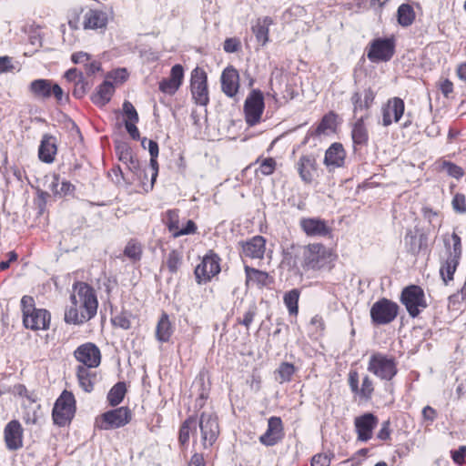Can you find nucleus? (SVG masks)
<instances>
[{
  "mask_svg": "<svg viewBox=\"0 0 466 466\" xmlns=\"http://www.w3.org/2000/svg\"><path fill=\"white\" fill-rule=\"evenodd\" d=\"M198 420L194 417L187 419L179 429L178 441L182 445L188 442L190 434L197 431Z\"/></svg>",
  "mask_w": 466,
  "mask_h": 466,
  "instance_id": "nucleus-38",
  "label": "nucleus"
},
{
  "mask_svg": "<svg viewBox=\"0 0 466 466\" xmlns=\"http://www.w3.org/2000/svg\"><path fill=\"white\" fill-rule=\"evenodd\" d=\"M264 107L262 92L258 89L252 90L244 104L246 122L248 126H255L260 121Z\"/></svg>",
  "mask_w": 466,
  "mask_h": 466,
  "instance_id": "nucleus-9",
  "label": "nucleus"
},
{
  "mask_svg": "<svg viewBox=\"0 0 466 466\" xmlns=\"http://www.w3.org/2000/svg\"><path fill=\"white\" fill-rule=\"evenodd\" d=\"M390 420H385L381 424V428L377 434L378 439H380L381 441H386V440L390 439Z\"/></svg>",
  "mask_w": 466,
  "mask_h": 466,
  "instance_id": "nucleus-64",
  "label": "nucleus"
},
{
  "mask_svg": "<svg viewBox=\"0 0 466 466\" xmlns=\"http://www.w3.org/2000/svg\"><path fill=\"white\" fill-rule=\"evenodd\" d=\"M296 371V368L289 362H282L276 370V380L280 383L289 382Z\"/></svg>",
  "mask_w": 466,
  "mask_h": 466,
  "instance_id": "nucleus-43",
  "label": "nucleus"
},
{
  "mask_svg": "<svg viewBox=\"0 0 466 466\" xmlns=\"http://www.w3.org/2000/svg\"><path fill=\"white\" fill-rule=\"evenodd\" d=\"M272 24V19L268 16L258 18L251 29L256 36L257 41L265 46L268 42L269 25Z\"/></svg>",
  "mask_w": 466,
  "mask_h": 466,
  "instance_id": "nucleus-32",
  "label": "nucleus"
},
{
  "mask_svg": "<svg viewBox=\"0 0 466 466\" xmlns=\"http://www.w3.org/2000/svg\"><path fill=\"white\" fill-rule=\"evenodd\" d=\"M368 117V114L361 116L353 125L351 137L354 147L364 146L368 143L369 134L364 123Z\"/></svg>",
  "mask_w": 466,
  "mask_h": 466,
  "instance_id": "nucleus-30",
  "label": "nucleus"
},
{
  "mask_svg": "<svg viewBox=\"0 0 466 466\" xmlns=\"http://www.w3.org/2000/svg\"><path fill=\"white\" fill-rule=\"evenodd\" d=\"M375 96L376 94L370 87L355 91L350 97L354 115L368 111L372 106Z\"/></svg>",
  "mask_w": 466,
  "mask_h": 466,
  "instance_id": "nucleus-21",
  "label": "nucleus"
},
{
  "mask_svg": "<svg viewBox=\"0 0 466 466\" xmlns=\"http://www.w3.org/2000/svg\"><path fill=\"white\" fill-rule=\"evenodd\" d=\"M107 25V15L100 10L90 9L84 15L85 29H102Z\"/></svg>",
  "mask_w": 466,
  "mask_h": 466,
  "instance_id": "nucleus-29",
  "label": "nucleus"
},
{
  "mask_svg": "<svg viewBox=\"0 0 466 466\" xmlns=\"http://www.w3.org/2000/svg\"><path fill=\"white\" fill-rule=\"evenodd\" d=\"M405 111L404 101L400 97L390 98L381 107L382 126L389 127L398 123Z\"/></svg>",
  "mask_w": 466,
  "mask_h": 466,
  "instance_id": "nucleus-14",
  "label": "nucleus"
},
{
  "mask_svg": "<svg viewBox=\"0 0 466 466\" xmlns=\"http://www.w3.org/2000/svg\"><path fill=\"white\" fill-rule=\"evenodd\" d=\"M127 392L125 382L115 384L107 394V400L111 406H117L124 399Z\"/></svg>",
  "mask_w": 466,
  "mask_h": 466,
  "instance_id": "nucleus-41",
  "label": "nucleus"
},
{
  "mask_svg": "<svg viewBox=\"0 0 466 466\" xmlns=\"http://www.w3.org/2000/svg\"><path fill=\"white\" fill-rule=\"evenodd\" d=\"M74 356L77 361L82 363L81 366L86 367L87 369L97 367L101 361L99 349L91 342H86L77 347L74 351Z\"/></svg>",
  "mask_w": 466,
  "mask_h": 466,
  "instance_id": "nucleus-13",
  "label": "nucleus"
},
{
  "mask_svg": "<svg viewBox=\"0 0 466 466\" xmlns=\"http://www.w3.org/2000/svg\"><path fill=\"white\" fill-rule=\"evenodd\" d=\"M165 224L174 238L194 234L197 230V226L191 219L187 221L185 227H180L178 210L177 209H170L167 211Z\"/></svg>",
  "mask_w": 466,
  "mask_h": 466,
  "instance_id": "nucleus-15",
  "label": "nucleus"
},
{
  "mask_svg": "<svg viewBox=\"0 0 466 466\" xmlns=\"http://www.w3.org/2000/svg\"><path fill=\"white\" fill-rule=\"evenodd\" d=\"M441 169L446 172L449 176L457 179L463 176L462 168L449 161H443L441 163Z\"/></svg>",
  "mask_w": 466,
  "mask_h": 466,
  "instance_id": "nucleus-48",
  "label": "nucleus"
},
{
  "mask_svg": "<svg viewBox=\"0 0 466 466\" xmlns=\"http://www.w3.org/2000/svg\"><path fill=\"white\" fill-rule=\"evenodd\" d=\"M198 425L200 429L202 445L205 449L212 446L219 434L218 418L213 412L203 411Z\"/></svg>",
  "mask_w": 466,
  "mask_h": 466,
  "instance_id": "nucleus-8",
  "label": "nucleus"
},
{
  "mask_svg": "<svg viewBox=\"0 0 466 466\" xmlns=\"http://www.w3.org/2000/svg\"><path fill=\"white\" fill-rule=\"evenodd\" d=\"M346 152L340 143H333L325 152L324 164L329 171L344 165Z\"/></svg>",
  "mask_w": 466,
  "mask_h": 466,
  "instance_id": "nucleus-25",
  "label": "nucleus"
},
{
  "mask_svg": "<svg viewBox=\"0 0 466 466\" xmlns=\"http://www.w3.org/2000/svg\"><path fill=\"white\" fill-rule=\"evenodd\" d=\"M142 250V245L137 240L130 239L124 248V255L136 262L141 259Z\"/></svg>",
  "mask_w": 466,
  "mask_h": 466,
  "instance_id": "nucleus-42",
  "label": "nucleus"
},
{
  "mask_svg": "<svg viewBox=\"0 0 466 466\" xmlns=\"http://www.w3.org/2000/svg\"><path fill=\"white\" fill-rule=\"evenodd\" d=\"M132 418L127 407L108 410L96 419V427L99 430H113L127 425Z\"/></svg>",
  "mask_w": 466,
  "mask_h": 466,
  "instance_id": "nucleus-5",
  "label": "nucleus"
},
{
  "mask_svg": "<svg viewBox=\"0 0 466 466\" xmlns=\"http://www.w3.org/2000/svg\"><path fill=\"white\" fill-rule=\"evenodd\" d=\"M398 22L402 26L410 25L415 19L413 8L408 4H402L397 11Z\"/></svg>",
  "mask_w": 466,
  "mask_h": 466,
  "instance_id": "nucleus-40",
  "label": "nucleus"
},
{
  "mask_svg": "<svg viewBox=\"0 0 466 466\" xmlns=\"http://www.w3.org/2000/svg\"><path fill=\"white\" fill-rule=\"evenodd\" d=\"M379 420L373 413L367 412L354 419L355 431L358 440L368 441L372 438V431L377 427Z\"/></svg>",
  "mask_w": 466,
  "mask_h": 466,
  "instance_id": "nucleus-16",
  "label": "nucleus"
},
{
  "mask_svg": "<svg viewBox=\"0 0 466 466\" xmlns=\"http://www.w3.org/2000/svg\"><path fill=\"white\" fill-rule=\"evenodd\" d=\"M72 306L66 309L65 321L79 325L91 319L97 310L94 289L86 283H79L76 295L71 296Z\"/></svg>",
  "mask_w": 466,
  "mask_h": 466,
  "instance_id": "nucleus-1",
  "label": "nucleus"
},
{
  "mask_svg": "<svg viewBox=\"0 0 466 466\" xmlns=\"http://www.w3.org/2000/svg\"><path fill=\"white\" fill-rule=\"evenodd\" d=\"M117 151L119 155V160L125 165L135 157L131 148L127 145L117 147Z\"/></svg>",
  "mask_w": 466,
  "mask_h": 466,
  "instance_id": "nucleus-55",
  "label": "nucleus"
},
{
  "mask_svg": "<svg viewBox=\"0 0 466 466\" xmlns=\"http://www.w3.org/2000/svg\"><path fill=\"white\" fill-rule=\"evenodd\" d=\"M222 91L229 97H233L238 91L239 75L233 66H228L221 75Z\"/></svg>",
  "mask_w": 466,
  "mask_h": 466,
  "instance_id": "nucleus-24",
  "label": "nucleus"
},
{
  "mask_svg": "<svg viewBox=\"0 0 466 466\" xmlns=\"http://www.w3.org/2000/svg\"><path fill=\"white\" fill-rule=\"evenodd\" d=\"M52 82L47 79H36L29 86L30 92L37 98L46 99L51 96Z\"/></svg>",
  "mask_w": 466,
  "mask_h": 466,
  "instance_id": "nucleus-35",
  "label": "nucleus"
},
{
  "mask_svg": "<svg viewBox=\"0 0 466 466\" xmlns=\"http://www.w3.org/2000/svg\"><path fill=\"white\" fill-rule=\"evenodd\" d=\"M182 262V256L177 250L169 252L167 259V266L170 272L175 273L177 271Z\"/></svg>",
  "mask_w": 466,
  "mask_h": 466,
  "instance_id": "nucleus-47",
  "label": "nucleus"
},
{
  "mask_svg": "<svg viewBox=\"0 0 466 466\" xmlns=\"http://www.w3.org/2000/svg\"><path fill=\"white\" fill-rule=\"evenodd\" d=\"M65 77L67 81L75 83L84 79L82 72L78 71L76 68H71L67 70L65 74Z\"/></svg>",
  "mask_w": 466,
  "mask_h": 466,
  "instance_id": "nucleus-61",
  "label": "nucleus"
},
{
  "mask_svg": "<svg viewBox=\"0 0 466 466\" xmlns=\"http://www.w3.org/2000/svg\"><path fill=\"white\" fill-rule=\"evenodd\" d=\"M112 322L115 326L120 327L124 329H128L131 326V321L129 319V317L126 313H121L117 316H116Z\"/></svg>",
  "mask_w": 466,
  "mask_h": 466,
  "instance_id": "nucleus-56",
  "label": "nucleus"
},
{
  "mask_svg": "<svg viewBox=\"0 0 466 466\" xmlns=\"http://www.w3.org/2000/svg\"><path fill=\"white\" fill-rule=\"evenodd\" d=\"M283 424L279 417H270L268 420V429L259 437V441L266 446H273L282 440Z\"/></svg>",
  "mask_w": 466,
  "mask_h": 466,
  "instance_id": "nucleus-20",
  "label": "nucleus"
},
{
  "mask_svg": "<svg viewBox=\"0 0 466 466\" xmlns=\"http://www.w3.org/2000/svg\"><path fill=\"white\" fill-rule=\"evenodd\" d=\"M59 186V177L57 175H54L53 181L50 184V188L52 191L56 194H64L66 195L68 193H71L75 187L68 181L63 180L61 182V187L58 188Z\"/></svg>",
  "mask_w": 466,
  "mask_h": 466,
  "instance_id": "nucleus-45",
  "label": "nucleus"
},
{
  "mask_svg": "<svg viewBox=\"0 0 466 466\" xmlns=\"http://www.w3.org/2000/svg\"><path fill=\"white\" fill-rule=\"evenodd\" d=\"M400 301L412 318L417 317L428 306L423 289L416 285H410L402 290Z\"/></svg>",
  "mask_w": 466,
  "mask_h": 466,
  "instance_id": "nucleus-6",
  "label": "nucleus"
},
{
  "mask_svg": "<svg viewBox=\"0 0 466 466\" xmlns=\"http://www.w3.org/2000/svg\"><path fill=\"white\" fill-rule=\"evenodd\" d=\"M298 172L300 178L305 183H311L317 172V161L312 155H303L299 157L298 164Z\"/></svg>",
  "mask_w": 466,
  "mask_h": 466,
  "instance_id": "nucleus-26",
  "label": "nucleus"
},
{
  "mask_svg": "<svg viewBox=\"0 0 466 466\" xmlns=\"http://www.w3.org/2000/svg\"><path fill=\"white\" fill-rule=\"evenodd\" d=\"M184 79V68L177 64L172 66L170 76L159 82V90L167 95L173 96L179 89Z\"/></svg>",
  "mask_w": 466,
  "mask_h": 466,
  "instance_id": "nucleus-19",
  "label": "nucleus"
},
{
  "mask_svg": "<svg viewBox=\"0 0 466 466\" xmlns=\"http://www.w3.org/2000/svg\"><path fill=\"white\" fill-rule=\"evenodd\" d=\"M86 84L84 79L81 81H77L75 83V87L73 89V96L76 98H81L86 93Z\"/></svg>",
  "mask_w": 466,
  "mask_h": 466,
  "instance_id": "nucleus-63",
  "label": "nucleus"
},
{
  "mask_svg": "<svg viewBox=\"0 0 466 466\" xmlns=\"http://www.w3.org/2000/svg\"><path fill=\"white\" fill-rule=\"evenodd\" d=\"M299 292L297 289H291L284 295V303L290 315H297L299 311L298 302Z\"/></svg>",
  "mask_w": 466,
  "mask_h": 466,
  "instance_id": "nucleus-44",
  "label": "nucleus"
},
{
  "mask_svg": "<svg viewBox=\"0 0 466 466\" xmlns=\"http://www.w3.org/2000/svg\"><path fill=\"white\" fill-rule=\"evenodd\" d=\"M266 249L263 237L256 236L242 243V255L250 258H262Z\"/></svg>",
  "mask_w": 466,
  "mask_h": 466,
  "instance_id": "nucleus-27",
  "label": "nucleus"
},
{
  "mask_svg": "<svg viewBox=\"0 0 466 466\" xmlns=\"http://www.w3.org/2000/svg\"><path fill=\"white\" fill-rule=\"evenodd\" d=\"M219 257L213 252L203 258L201 263L195 268V276L198 284L207 283L212 277L219 273Z\"/></svg>",
  "mask_w": 466,
  "mask_h": 466,
  "instance_id": "nucleus-12",
  "label": "nucleus"
},
{
  "mask_svg": "<svg viewBox=\"0 0 466 466\" xmlns=\"http://www.w3.org/2000/svg\"><path fill=\"white\" fill-rule=\"evenodd\" d=\"M56 152L57 147L56 137L51 135L45 134L42 137L38 149V157L40 160L47 164L53 163Z\"/></svg>",
  "mask_w": 466,
  "mask_h": 466,
  "instance_id": "nucleus-28",
  "label": "nucleus"
},
{
  "mask_svg": "<svg viewBox=\"0 0 466 466\" xmlns=\"http://www.w3.org/2000/svg\"><path fill=\"white\" fill-rule=\"evenodd\" d=\"M21 307L23 311V319L25 316H29V313H32L35 310V300L30 296H24L21 299Z\"/></svg>",
  "mask_w": 466,
  "mask_h": 466,
  "instance_id": "nucleus-53",
  "label": "nucleus"
},
{
  "mask_svg": "<svg viewBox=\"0 0 466 466\" xmlns=\"http://www.w3.org/2000/svg\"><path fill=\"white\" fill-rule=\"evenodd\" d=\"M257 312H258L257 306H256L255 303H252L251 305H249L248 309L244 313L243 319H238V323L245 326V328L247 329H248L250 325L252 324V322L254 320V318L257 315Z\"/></svg>",
  "mask_w": 466,
  "mask_h": 466,
  "instance_id": "nucleus-49",
  "label": "nucleus"
},
{
  "mask_svg": "<svg viewBox=\"0 0 466 466\" xmlns=\"http://www.w3.org/2000/svg\"><path fill=\"white\" fill-rule=\"evenodd\" d=\"M334 257L331 250L319 243L309 244L303 250L302 267L306 270L330 268Z\"/></svg>",
  "mask_w": 466,
  "mask_h": 466,
  "instance_id": "nucleus-2",
  "label": "nucleus"
},
{
  "mask_svg": "<svg viewBox=\"0 0 466 466\" xmlns=\"http://www.w3.org/2000/svg\"><path fill=\"white\" fill-rule=\"evenodd\" d=\"M395 52L393 38H376L367 52V56L371 62H387L391 59Z\"/></svg>",
  "mask_w": 466,
  "mask_h": 466,
  "instance_id": "nucleus-10",
  "label": "nucleus"
},
{
  "mask_svg": "<svg viewBox=\"0 0 466 466\" xmlns=\"http://www.w3.org/2000/svg\"><path fill=\"white\" fill-rule=\"evenodd\" d=\"M451 205L455 212L466 213V198L463 194L457 193L452 198Z\"/></svg>",
  "mask_w": 466,
  "mask_h": 466,
  "instance_id": "nucleus-50",
  "label": "nucleus"
},
{
  "mask_svg": "<svg viewBox=\"0 0 466 466\" xmlns=\"http://www.w3.org/2000/svg\"><path fill=\"white\" fill-rule=\"evenodd\" d=\"M451 458L453 461L459 465L464 462L466 457V446H460L458 450L451 451Z\"/></svg>",
  "mask_w": 466,
  "mask_h": 466,
  "instance_id": "nucleus-58",
  "label": "nucleus"
},
{
  "mask_svg": "<svg viewBox=\"0 0 466 466\" xmlns=\"http://www.w3.org/2000/svg\"><path fill=\"white\" fill-rule=\"evenodd\" d=\"M246 272V284L248 285L250 282L257 284L259 287L268 285V274L265 271L245 266Z\"/></svg>",
  "mask_w": 466,
  "mask_h": 466,
  "instance_id": "nucleus-37",
  "label": "nucleus"
},
{
  "mask_svg": "<svg viewBox=\"0 0 466 466\" xmlns=\"http://www.w3.org/2000/svg\"><path fill=\"white\" fill-rule=\"evenodd\" d=\"M348 381L352 393L365 400H370L371 399L374 391V386L372 380L368 375L363 377L361 386L359 387V373L357 370H350Z\"/></svg>",
  "mask_w": 466,
  "mask_h": 466,
  "instance_id": "nucleus-17",
  "label": "nucleus"
},
{
  "mask_svg": "<svg viewBox=\"0 0 466 466\" xmlns=\"http://www.w3.org/2000/svg\"><path fill=\"white\" fill-rule=\"evenodd\" d=\"M5 446L9 451H16L23 447V428L21 423L13 420L4 430Z\"/></svg>",
  "mask_w": 466,
  "mask_h": 466,
  "instance_id": "nucleus-18",
  "label": "nucleus"
},
{
  "mask_svg": "<svg viewBox=\"0 0 466 466\" xmlns=\"http://www.w3.org/2000/svg\"><path fill=\"white\" fill-rule=\"evenodd\" d=\"M190 86L191 93L196 103L200 106L208 105L209 101L208 91V76L202 68L196 67L191 72Z\"/></svg>",
  "mask_w": 466,
  "mask_h": 466,
  "instance_id": "nucleus-11",
  "label": "nucleus"
},
{
  "mask_svg": "<svg viewBox=\"0 0 466 466\" xmlns=\"http://www.w3.org/2000/svg\"><path fill=\"white\" fill-rule=\"evenodd\" d=\"M460 259L448 256L441 264L440 273L445 284L453 279L454 272L459 265Z\"/></svg>",
  "mask_w": 466,
  "mask_h": 466,
  "instance_id": "nucleus-39",
  "label": "nucleus"
},
{
  "mask_svg": "<svg viewBox=\"0 0 466 466\" xmlns=\"http://www.w3.org/2000/svg\"><path fill=\"white\" fill-rule=\"evenodd\" d=\"M452 240V248H451L450 244L445 240V246H448V256L452 257L454 258L460 259L461 256V240L459 235L456 233L451 234Z\"/></svg>",
  "mask_w": 466,
  "mask_h": 466,
  "instance_id": "nucleus-46",
  "label": "nucleus"
},
{
  "mask_svg": "<svg viewBox=\"0 0 466 466\" xmlns=\"http://www.w3.org/2000/svg\"><path fill=\"white\" fill-rule=\"evenodd\" d=\"M399 312V306L388 299H380L370 308L371 321L375 325H386L392 322Z\"/></svg>",
  "mask_w": 466,
  "mask_h": 466,
  "instance_id": "nucleus-7",
  "label": "nucleus"
},
{
  "mask_svg": "<svg viewBox=\"0 0 466 466\" xmlns=\"http://www.w3.org/2000/svg\"><path fill=\"white\" fill-rule=\"evenodd\" d=\"M76 377L79 386L83 389V390L86 392H91L93 390L94 383L96 378L95 371H92L90 369H87L84 366H77Z\"/></svg>",
  "mask_w": 466,
  "mask_h": 466,
  "instance_id": "nucleus-33",
  "label": "nucleus"
},
{
  "mask_svg": "<svg viewBox=\"0 0 466 466\" xmlns=\"http://www.w3.org/2000/svg\"><path fill=\"white\" fill-rule=\"evenodd\" d=\"M76 400L72 392L64 390L56 400L52 416L54 422L58 426H65L74 416Z\"/></svg>",
  "mask_w": 466,
  "mask_h": 466,
  "instance_id": "nucleus-4",
  "label": "nucleus"
},
{
  "mask_svg": "<svg viewBox=\"0 0 466 466\" xmlns=\"http://www.w3.org/2000/svg\"><path fill=\"white\" fill-rule=\"evenodd\" d=\"M367 370L382 380L390 381L397 374V362L395 358L381 352H374L370 355Z\"/></svg>",
  "mask_w": 466,
  "mask_h": 466,
  "instance_id": "nucleus-3",
  "label": "nucleus"
},
{
  "mask_svg": "<svg viewBox=\"0 0 466 466\" xmlns=\"http://www.w3.org/2000/svg\"><path fill=\"white\" fill-rule=\"evenodd\" d=\"M422 418L429 424H431L437 418V411L431 406H425L422 410Z\"/></svg>",
  "mask_w": 466,
  "mask_h": 466,
  "instance_id": "nucleus-60",
  "label": "nucleus"
},
{
  "mask_svg": "<svg viewBox=\"0 0 466 466\" xmlns=\"http://www.w3.org/2000/svg\"><path fill=\"white\" fill-rule=\"evenodd\" d=\"M123 112L127 117L126 121L138 122V114L129 101H125L123 104Z\"/></svg>",
  "mask_w": 466,
  "mask_h": 466,
  "instance_id": "nucleus-51",
  "label": "nucleus"
},
{
  "mask_svg": "<svg viewBox=\"0 0 466 466\" xmlns=\"http://www.w3.org/2000/svg\"><path fill=\"white\" fill-rule=\"evenodd\" d=\"M23 322L25 328L33 330L47 329L50 324V313L44 309H37L29 316H25Z\"/></svg>",
  "mask_w": 466,
  "mask_h": 466,
  "instance_id": "nucleus-23",
  "label": "nucleus"
},
{
  "mask_svg": "<svg viewBox=\"0 0 466 466\" xmlns=\"http://www.w3.org/2000/svg\"><path fill=\"white\" fill-rule=\"evenodd\" d=\"M335 116L333 114L325 115L315 129L309 130L305 137L306 143L309 137H320L328 135L334 129Z\"/></svg>",
  "mask_w": 466,
  "mask_h": 466,
  "instance_id": "nucleus-34",
  "label": "nucleus"
},
{
  "mask_svg": "<svg viewBox=\"0 0 466 466\" xmlns=\"http://www.w3.org/2000/svg\"><path fill=\"white\" fill-rule=\"evenodd\" d=\"M223 48L227 53L238 52L240 48V41L235 37L227 38L224 41Z\"/></svg>",
  "mask_w": 466,
  "mask_h": 466,
  "instance_id": "nucleus-57",
  "label": "nucleus"
},
{
  "mask_svg": "<svg viewBox=\"0 0 466 466\" xmlns=\"http://www.w3.org/2000/svg\"><path fill=\"white\" fill-rule=\"evenodd\" d=\"M332 456L327 453L316 454L311 460V466H329Z\"/></svg>",
  "mask_w": 466,
  "mask_h": 466,
  "instance_id": "nucleus-54",
  "label": "nucleus"
},
{
  "mask_svg": "<svg viewBox=\"0 0 466 466\" xmlns=\"http://www.w3.org/2000/svg\"><path fill=\"white\" fill-rule=\"evenodd\" d=\"M172 333L173 329L168 316L163 313L157 325V339L160 342H167L169 340Z\"/></svg>",
  "mask_w": 466,
  "mask_h": 466,
  "instance_id": "nucleus-36",
  "label": "nucleus"
},
{
  "mask_svg": "<svg viewBox=\"0 0 466 466\" xmlns=\"http://www.w3.org/2000/svg\"><path fill=\"white\" fill-rule=\"evenodd\" d=\"M137 122H131V121H125V127H126V129L127 131V133L129 134V136L134 139V140H138L140 139V134H139V131L136 126Z\"/></svg>",
  "mask_w": 466,
  "mask_h": 466,
  "instance_id": "nucleus-62",
  "label": "nucleus"
},
{
  "mask_svg": "<svg viewBox=\"0 0 466 466\" xmlns=\"http://www.w3.org/2000/svg\"><path fill=\"white\" fill-rule=\"evenodd\" d=\"M114 91V85L110 81L105 80L97 87L96 93L92 96V102L96 106H104L111 99Z\"/></svg>",
  "mask_w": 466,
  "mask_h": 466,
  "instance_id": "nucleus-31",
  "label": "nucleus"
},
{
  "mask_svg": "<svg viewBox=\"0 0 466 466\" xmlns=\"http://www.w3.org/2000/svg\"><path fill=\"white\" fill-rule=\"evenodd\" d=\"M299 225L306 235L309 237H326L331 231L326 221L320 218H302Z\"/></svg>",
  "mask_w": 466,
  "mask_h": 466,
  "instance_id": "nucleus-22",
  "label": "nucleus"
},
{
  "mask_svg": "<svg viewBox=\"0 0 466 466\" xmlns=\"http://www.w3.org/2000/svg\"><path fill=\"white\" fill-rule=\"evenodd\" d=\"M126 165H127V168L132 173V177H131L132 179H134L135 177H139L140 173H141L140 163H139V160L136 157H134Z\"/></svg>",
  "mask_w": 466,
  "mask_h": 466,
  "instance_id": "nucleus-59",
  "label": "nucleus"
},
{
  "mask_svg": "<svg viewBox=\"0 0 466 466\" xmlns=\"http://www.w3.org/2000/svg\"><path fill=\"white\" fill-rule=\"evenodd\" d=\"M275 168H276V161L273 158L268 157V158H265L261 162V164L258 167V171L264 176H268L274 172Z\"/></svg>",
  "mask_w": 466,
  "mask_h": 466,
  "instance_id": "nucleus-52",
  "label": "nucleus"
}]
</instances>
